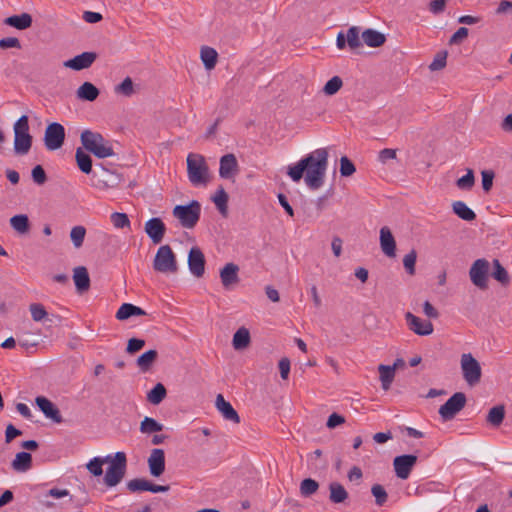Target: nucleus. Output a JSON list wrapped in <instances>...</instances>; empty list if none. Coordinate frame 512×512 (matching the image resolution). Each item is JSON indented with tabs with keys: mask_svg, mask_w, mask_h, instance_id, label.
Wrapping results in <instances>:
<instances>
[{
	"mask_svg": "<svg viewBox=\"0 0 512 512\" xmlns=\"http://www.w3.org/2000/svg\"><path fill=\"white\" fill-rule=\"evenodd\" d=\"M328 157L327 148L315 149L297 163L288 166L287 174L296 183L304 177L308 188L318 190L324 184L328 168Z\"/></svg>",
	"mask_w": 512,
	"mask_h": 512,
	"instance_id": "f257e3e1",
	"label": "nucleus"
},
{
	"mask_svg": "<svg viewBox=\"0 0 512 512\" xmlns=\"http://www.w3.org/2000/svg\"><path fill=\"white\" fill-rule=\"evenodd\" d=\"M187 176L193 186H206L210 181L209 167L204 156L189 153L187 156Z\"/></svg>",
	"mask_w": 512,
	"mask_h": 512,
	"instance_id": "f03ea898",
	"label": "nucleus"
},
{
	"mask_svg": "<svg viewBox=\"0 0 512 512\" xmlns=\"http://www.w3.org/2000/svg\"><path fill=\"white\" fill-rule=\"evenodd\" d=\"M81 143L84 148L91 152L97 158H107L114 155V150L100 133L90 130H84L81 133Z\"/></svg>",
	"mask_w": 512,
	"mask_h": 512,
	"instance_id": "7ed1b4c3",
	"label": "nucleus"
},
{
	"mask_svg": "<svg viewBox=\"0 0 512 512\" xmlns=\"http://www.w3.org/2000/svg\"><path fill=\"white\" fill-rule=\"evenodd\" d=\"M14 151L18 155H26L32 146V136L29 133L28 116L22 115L13 125Z\"/></svg>",
	"mask_w": 512,
	"mask_h": 512,
	"instance_id": "20e7f679",
	"label": "nucleus"
},
{
	"mask_svg": "<svg viewBox=\"0 0 512 512\" xmlns=\"http://www.w3.org/2000/svg\"><path fill=\"white\" fill-rule=\"evenodd\" d=\"M109 467L104 476V482L108 487H114L119 484L126 472L127 458L124 452H117L114 456L110 455Z\"/></svg>",
	"mask_w": 512,
	"mask_h": 512,
	"instance_id": "39448f33",
	"label": "nucleus"
},
{
	"mask_svg": "<svg viewBox=\"0 0 512 512\" xmlns=\"http://www.w3.org/2000/svg\"><path fill=\"white\" fill-rule=\"evenodd\" d=\"M153 269L164 274L177 272L176 255L169 245H162L158 248L153 260Z\"/></svg>",
	"mask_w": 512,
	"mask_h": 512,
	"instance_id": "423d86ee",
	"label": "nucleus"
},
{
	"mask_svg": "<svg viewBox=\"0 0 512 512\" xmlns=\"http://www.w3.org/2000/svg\"><path fill=\"white\" fill-rule=\"evenodd\" d=\"M201 213V206L198 201H192L189 205H177L173 209V216L177 218L184 228H193Z\"/></svg>",
	"mask_w": 512,
	"mask_h": 512,
	"instance_id": "0eeeda50",
	"label": "nucleus"
},
{
	"mask_svg": "<svg viewBox=\"0 0 512 512\" xmlns=\"http://www.w3.org/2000/svg\"><path fill=\"white\" fill-rule=\"evenodd\" d=\"M460 366L464 380L469 386L477 385L482 376L480 363L471 353L461 355Z\"/></svg>",
	"mask_w": 512,
	"mask_h": 512,
	"instance_id": "6e6552de",
	"label": "nucleus"
},
{
	"mask_svg": "<svg viewBox=\"0 0 512 512\" xmlns=\"http://www.w3.org/2000/svg\"><path fill=\"white\" fill-rule=\"evenodd\" d=\"M466 395L463 392L454 393L440 408L439 415L443 421L452 420L466 405Z\"/></svg>",
	"mask_w": 512,
	"mask_h": 512,
	"instance_id": "1a4fd4ad",
	"label": "nucleus"
},
{
	"mask_svg": "<svg viewBox=\"0 0 512 512\" xmlns=\"http://www.w3.org/2000/svg\"><path fill=\"white\" fill-rule=\"evenodd\" d=\"M65 141V128L57 122L50 123L44 133V145L47 150L60 149Z\"/></svg>",
	"mask_w": 512,
	"mask_h": 512,
	"instance_id": "9d476101",
	"label": "nucleus"
},
{
	"mask_svg": "<svg viewBox=\"0 0 512 512\" xmlns=\"http://www.w3.org/2000/svg\"><path fill=\"white\" fill-rule=\"evenodd\" d=\"M489 262L486 259H477L469 270L471 282L479 289L488 287Z\"/></svg>",
	"mask_w": 512,
	"mask_h": 512,
	"instance_id": "9b49d317",
	"label": "nucleus"
},
{
	"mask_svg": "<svg viewBox=\"0 0 512 512\" xmlns=\"http://www.w3.org/2000/svg\"><path fill=\"white\" fill-rule=\"evenodd\" d=\"M416 462L417 456L411 454L395 457L393 466L397 477L403 480L407 479Z\"/></svg>",
	"mask_w": 512,
	"mask_h": 512,
	"instance_id": "f8f14e48",
	"label": "nucleus"
},
{
	"mask_svg": "<svg viewBox=\"0 0 512 512\" xmlns=\"http://www.w3.org/2000/svg\"><path fill=\"white\" fill-rule=\"evenodd\" d=\"M407 325L411 331L420 336H427L433 333V324L428 320H423L411 312L405 315Z\"/></svg>",
	"mask_w": 512,
	"mask_h": 512,
	"instance_id": "ddd939ff",
	"label": "nucleus"
},
{
	"mask_svg": "<svg viewBox=\"0 0 512 512\" xmlns=\"http://www.w3.org/2000/svg\"><path fill=\"white\" fill-rule=\"evenodd\" d=\"M144 230L154 244H159L165 236L166 226L160 218L154 217L145 223Z\"/></svg>",
	"mask_w": 512,
	"mask_h": 512,
	"instance_id": "4468645a",
	"label": "nucleus"
},
{
	"mask_svg": "<svg viewBox=\"0 0 512 512\" xmlns=\"http://www.w3.org/2000/svg\"><path fill=\"white\" fill-rule=\"evenodd\" d=\"M188 266L190 272L197 278L203 276L205 272V258L203 252L198 247H192L188 255Z\"/></svg>",
	"mask_w": 512,
	"mask_h": 512,
	"instance_id": "2eb2a0df",
	"label": "nucleus"
},
{
	"mask_svg": "<svg viewBox=\"0 0 512 512\" xmlns=\"http://www.w3.org/2000/svg\"><path fill=\"white\" fill-rule=\"evenodd\" d=\"M149 472L153 477L161 476L165 471V453L164 450L152 449L147 460Z\"/></svg>",
	"mask_w": 512,
	"mask_h": 512,
	"instance_id": "dca6fc26",
	"label": "nucleus"
},
{
	"mask_svg": "<svg viewBox=\"0 0 512 512\" xmlns=\"http://www.w3.org/2000/svg\"><path fill=\"white\" fill-rule=\"evenodd\" d=\"M97 54L95 52H83L76 55L63 63L64 67L70 68L75 71H80L89 68L96 60Z\"/></svg>",
	"mask_w": 512,
	"mask_h": 512,
	"instance_id": "f3484780",
	"label": "nucleus"
},
{
	"mask_svg": "<svg viewBox=\"0 0 512 512\" xmlns=\"http://www.w3.org/2000/svg\"><path fill=\"white\" fill-rule=\"evenodd\" d=\"M35 403L46 418L51 419L55 423H61L63 421L59 409L48 398L38 396L35 399Z\"/></svg>",
	"mask_w": 512,
	"mask_h": 512,
	"instance_id": "a211bd4d",
	"label": "nucleus"
},
{
	"mask_svg": "<svg viewBox=\"0 0 512 512\" xmlns=\"http://www.w3.org/2000/svg\"><path fill=\"white\" fill-rule=\"evenodd\" d=\"M127 488L131 492L150 491L152 493L167 492L169 486L156 485L143 478H136L127 483Z\"/></svg>",
	"mask_w": 512,
	"mask_h": 512,
	"instance_id": "6ab92c4d",
	"label": "nucleus"
},
{
	"mask_svg": "<svg viewBox=\"0 0 512 512\" xmlns=\"http://www.w3.org/2000/svg\"><path fill=\"white\" fill-rule=\"evenodd\" d=\"M100 167L106 176L103 178H98L95 182L92 183V186L100 190H107L115 188L121 183L122 176L120 174L105 168L102 164H100Z\"/></svg>",
	"mask_w": 512,
	"mask_h": 512,
	"instance_id": "aec40b11",
	"label": "nucleus"
},
{
	"mask_svg": "<svg viewBox=\"0 0 512 512\" xmlns=\"http://www.w3.org/2000/svg\"><path fill=\"white\" fill-rule=\"evenodd\" d=\"M215 406L225 420L235 424L240 423V417L237 411L225 400L222 394L216 396Z\"/></svg>",
	"mask_w": 512,
	"mask_h": 512,
	"instance_id": "412c9836",
	"label": "nucleus"
},
{
	"mask_svg": "<svg viewBox=\"0 0 512 512\" xmlns=\"http://www.w3.org/2000/svg\"><path fill=\"white\" fill-rule=\"evenodd\" d=\"M238 171V162L234 154H226L220 158L219 175L221 178L230 179Z\"/></svg>",
	"mask_w": 512,
	"mask_h": 512,
	"instance_id": "4be33fe9",
	"label": "nucleus"
},
{
	"mask_svg": "<svg viewBox=\"0 0 512 512\" xmlns=\"http://www.w3.org/2000/svg\"><path fill=\"white\" fill-rule=\"evenodd\" d=\"M380 247L387 257H395L396 242L391 230L387 226L380 229Z\"/></svg>",
	"mask_w": 512,
	"mask_h": 512,
	"instance_id": "5701e85b",
	"label": "nucleus"
},
{
	"mask_svg": "<svg viewBox=\"0 0 512 512\" xmlns=\"http://www.w3.org/2000/svg\"><path fill=\"white\" fill-rule=\"evenodd\" d=\"M239 268L234 263H227L220 271V279L222 285L226 289H230L233 285L239 281L238 277Z\"/></svg>",
	"mask_w": 512,
	"mask_h": 512,
	"instance_id": "b1692460",
	"label": "nucleus"
},
{
	"mask_svg": "<svg viewBox=\"0 0 512 512\" xmlns=\"http://www.w3.org/2000/svg\"><path fill=\"white\" fill-rule=\"evenodd\" d=\"M32 16L28 13H21L19 15H13L7 17L4 20V24L16 28L18 30H25L32 25Z\"/></svg>",
	"mask_w": 512,
	"mask_h": 512,
	"instance_id": "393cba45",
	"label": "nucleus"
},
{
	"mask_svg": "<svg viewBox=\"0 0 512 512\" xmlns=\"http://www.w3.org/2000/svg\"><path fill=\"white\" fill-rule=\"evenodd\" d=\"M73 280L78 292L87 291L90 287V278L85 267L80 266L74 269Z\"/></svg>",
	"mask_w": 512,
	"mask_h": 512,
	"instance_id": "a878e982",
	"label": "nucleus"
},
{
	"mask_svg": "<svg viewBox=\"0 0 512 512\" xmlns=\"http://www.w3.org/2000/svg\"><path fill=\"white\" fill-rule=\"evenodd\" d=\"M397 365H398V363L395 362L394 365H392V366L383 365V364L378 366L381 386L385 391H387L390 388V386L394 380L395 370H396Z\"/></svg>",
	"mask_w": 512,
	"mask_h": 512,
	"instance_id": "bb28decb",
	"label": "nucleus"
},
{
	"mask_svg": "<svg viewBox=\"0 0 512 512\" xmlns=\"http://www.w3.org/2000/svg\"><path fill=\"white\" fill-rule=\"evenodd\" d=\"M329 500L333 504L344 503L348 499V492L339 482H331L329 484Z\"/></svg>",
	"mask_w": 512,
	"mask_h": 512,
	"instance_id": "cd10ccee",
	"label": "nucleus"
},
{
	"mask_svg": "<svg viewBox=\"0 0 512 512\" xmlns=\"http://www.w3.org/2000/svg\"><path fill=\"white\" fill-rule=\"evenodd\" d=\"M362 40L367 46L377 48L385 43L386 38L385 35L379 31L374 29H366L362 33Z\"/></svg>",
	"mask_w": 512,
	"mask_h": 512,
	"instance_id": "c85d7f7f",
	"label": "nucleus"
},
{
	"mask_svg": "<svg viewBox=\"0 0 512 512\" xmlns=\"http://www.w3.org/2000/svg\"><path fill=\"white\" fill-rule=\"evenodd\" d=\"M9 223L12 229L20 235H26L30 231V222L26 214L12 216Z\"/></svg>",
	"mask_w": 512,
	"mask_h": 512,
	"instance_id": "c756f323",
	"label": "nucleus"
},
{
	"mask_svg": "<svg viewBox=\"0 0 512 512\" xmlns=\"http://www.w3.org/2000/svg\"><path fill=\"white\" fill-rule=\"evenodd\" d=\"M99 93V89L90 82H84L76 92L78 99L90 102L96 100Z\"/></svg>",
	"mask_w": 512,
	"mask_h": 512,
	"instance_id": "7c9ffc66",
	"label": "nucleus"
},
{
	"mask_svg": "<svg viewBox=\"0 0 512 512\" xmlns=\"http://www.w3.org/2000/svg\"><path fill=\"white\" fill-rule=\"evenodd\" d=\"M200 58L206 70L210 71L215 68L218 60L217 51L209 46H203L200 50Z\"/></svg>",
	"mask_w": 512,
	"mask_h": 512,
	"instance_id": "2f4dec72",
	"label": "nucleus"
},
{
	"mask_svg": "<svg viewBox=\"0 0 512 512\" xmlns=\"http://www.w3.org/2000/svg\"><path fill=\"white\" fill-rule=\"evenodd\" d=\"M12 468L17 472H26L32 466V456L28 452H19L11 463Z\"/></svg>",
	"mask_w": 512,
	"mask_h": 512,
	"instance_id": "473e14b6",
	"label": "nucleus"
},
{
	"mask_svg": "<svg viewBox=\"0 0 512 512\" xmlns=\"http://www.w3.org/2000/svg\"><path fill=\"white\" fill-rule=\"evenodd\" d=\"M146 315V312L133 304L130 303H124L120 306L116 313V318L118 320H126L130 318L131 316H142Z\"/></svg>",
	"mask_w": 512,
	"mask_h": 512,
	"instance_id": "72a5a7b5",
	"label": "nucleus"
},
{
	"mask_svg": "<svg viewBox=\"0 0 512 512\" xmlns=\"http://www.w3.org/2000/svg\"><path fill=\"white\" fill-rule=\"evenodd\" d=\"M250 341L249 330L245 327H241L233 335L232 345L235 350H242L249 346Z\"/></svg>",
	"mask_w": 512,
	"mask_h": 512,
	"instance_id": "f704fd0d",
	"label": "nucleus"
},
{
	"mask_svg": "<svg viewBox=\"0 0 512 512\" xmlns=\"http://www.w3.org/2000/svg\"><path fill=\"white\" fill-rule=\"evenodd\" d=\"M453 212L462 220L473 221L476 214L463 201H455L452 203Z\"/></svg>",
	"mask_w": 512,
	"mask_h": 512,
	"instance_id": "c9c22d12",
	"label": "nucleus"
},
{
	"mask_svg": "<svg viewBox=\"0 0 512 512\" xmlns=\"http://www.w3.org/2000/svg\"><path fill=\"white\" fill-rule=\"evenodd\" d=\"M75 159L80 171H82L85 174L92 173V159L89 154H87L81 148H77L75 153Z\"/></svg>",
	"mask_w": 512,
	"mask_h": 512,
	"instance_id": "e433bc0d",
	"label": "nucleus"
},
{
	"mask_svg": "<svg viewBox=\"0 0 512 512\" xmlns=\"http://www.w3.org/2000/svg\"><path fill=\"white\" fill-rule=\"evenodd\" d=\"M167 391L162 383H157L147 394V400L153 404H160L166 397Z\"/></svg>",
	"mask_w": 512,
	"mask_h": 512,
	"instance_id": "4c0bfd02",
	"label": "nucleus"
},
{
	"mask_svg": "<svg viewBox=\"0 0 512 512\" xmlns=\"http://www.w3.org/2000/svg\"><path fill=\"white\" fill-rule=\"evenodd\" d=\"M157 356L158 353L156 350H148L141 356H139L137 359V365L140 368V370L143 372H147L154 363V361L156 360Z\"/></svg>",
	"mask_w": 512,
	"mask_h": 512,
	"instance_id": "58836bf2",
	"label": "nucleus"
},
{
	"mask_svg": "<svg viewBox=\"0 0 512 512\" xmlns=\"http://www.w3.org/2000/svg\"><path fill=\"white\" fill-rule=\"evenodd\" d=\"M219 212L225 217L228 213V194L220 188L212 198Z\"/></svg>",
	"mask_w": 512,
	"mask_h": 512,
	"instance_id": "ea45409f",
	"label": "nucleus"
},
{
	"mask_svg": "<svg viewBox=\"0 0 512 512\" xmlns=\"http://www.w3.org/2000/svg\"><path fill=\"white\" fill-rule=\"evenodd\" d=\"M505 417V409L503 406H494L491 408L487 415V422L492 426H499Z\"/></svg>",
	"mask_w": 512,
	"mask_h": 512,
	"instance_id": "a19ab883",
	"label": "nucleus"
},
{
	"mask_svg": "<svg viewBox=\"0 0 512 512\" xmlns=\"http://www.w3.org/2000/svg\"><path fill=\"white\" fill-rule=\"evenodd\" d=\"M163 425L154 418L145 417L140 424V431L144 434H151L163 430Z\"/></svg>",
	"mask_w": 512,
	"mask_h": 512,
	"instance_id": "79ce46f5",
	"label": "nucleus"
},
{
	"mask_svg": "<svg viewBox=\"0 0 512 512\" xmlns=\"http://www.w3.org/2000/svg\"><path fill=\"white\" fill-rule=\"evenodd\" d=\"M108 460H110V455H107L104 458L94 457L87 463L86 467L93 476H101L103 474L102 466Z\"/></svg>",
	"mask_w": 512,
	"mask_h": 512,
	"instance_id": "37998d69",
	"label": "nucleus"
},
{
	"mask_svg": "<svg viewBox=\"0 0 512 512\" xmlns=\"http://www.w3.org/2000/svg\"><path fill=\"white\" fill-rule=\"evenodd\" d=\"M318 489H319V483L312 478H306V479L302 480V482L300 483V487H299L300 494L303 497L312 496L313 494H315L318 491Z\"/></svg>",
	"mask_w": 512,
	"mask_h": 512,
	"instance_id": "c03bdc74",
	"label": "nucleus"
},
{
	"mask_svg": "<svg viewBox=\"0 0 512 512\" xmlns=\"http://www.w3.org/2000/svg\"><path fill=\"white\" fill-rule=\"evenodd\" d=\"M360 31L357 27H350L346 32L347 45L351 50H356L362 46L360 39Z\"/></svg>",
	"mask_w": 512,
	"mask_h": 512,
	"instance_id": "a18cd8bd",
	"label": "nucleus"
},
{
	"mask_svg": "<svg viewBox=\"0 0 512 512\" xmlns=\"http://www.w3.org/2000/svg\"><path fill=\"white\" fill-rule=\"evenodd\" d=\"M494 271L492 273V277L500 282L502 285H507L509 283V274L507 270L501 265L499 260H493Z\"/></svg>",
	"mask_w": 512,
	"mask_h": 512,
	"instance_id": "49530a36",
	"label": "nucleus"
},
{
	"mask_svg": "<svg viewBox=\"0 0 512 512\" xmlns=\"http://www.w3.org/2000/svg\"><path fill=\"white\" fill-rule=\"evenodd\" d=\"M86 235V229L84 226H74L70 231V239L75 248H80L83 245Z\"/></svg>",
	"mask_w": 512,
	"mask_h": 512,
	"instance_id": "de8ad7c7",
	"label": "nucleus"
},
{
	"mask_svg": "<svg viewBox=\"0 0 512 512\" xmlns=\"http://www.w3.org/2000/svg\"><path fill=\"white\" fill-rule=\"evenodd\" d=\"M114 91L118 95L130 97L134 93L133 81L130 77H126L120 84L116 85Z\"/></svg>",
	"mask_w": 512,
	"mask_h": 512,
	"instance_id": "09e8293b",
	"label": "nucleus"
},
{
	"mask_svg": "<svg viewBox=\"0 0 512 512\" xmlns=\"http://www.w3.org/2000/svg\"><path fill=\"white\" fill-rule=\"evenodd\" d=\"M475 184V177H474V172L472 169H467V173L460 177L457 181H456V185L459 189L461 190H466V191H469L473 188Z\"/></svg>",
	"mask_w": 512,
	"mask_h": 512,
	"instance_id": "8fccbe9b",
	"label": "nucleus"
},
{
	"mask_svg": "<svg viewBox=\"0 0 512 512\" xmlns=\"http://www.w3.org/2000/svg\"><path fill=\"white\" fill-rule=\"evenodd\" d=\"M343 86V81L339 76H334L323 87V93L327 96L336 94Z\"/></svg>",
	"mask_w": 512,
	"mask_h": 512,
	"instance_id": "3c124183",
	"label": "nucleus"
},
{
	"mask_svg": "<svg viewBox=\"0 0 512 512\" xmlns=\"http://www.w3.org/2000/svg\"><path fill=\"white\" fill-rule=\"evenodd\" d=\"M70 495V492L68 489H61V488H51L49 489L44 495V499L48 498V497H52V498H55V499H60V498H63V497H67ZM43 504L46 506V507H52L53 506V503L52 502H49L47 500H43L42 501Z\"/></svg>",
	"mask_w": 512,
	"mask_h": 512,
	"instance_id": "603ef678",
	"label": "nucleus"
},
{
	"mask_svg": "<svg viewBox=\"0 0 512 512\" xmlns=\"http://www.w3.org/2000/svg\"><path fill=\"white\" fill-rule=\"evenodd\" d=\"M111 222L116 228L130 227V220L125 213L114 212L110 216Z\"/></svg>",
	"mask_w": 512,
	"mask_h": 512,
	"instance_id": "864d4df0",
	"label": "nucleus"
},
{
	"mask_svg": "<svg viewBox=\"0 0 512 512\" xmlns=\"http://www.w3.org/2000/svg\"><path fill=\"white\" fill-rule=\"evenodd\" d=\"M356 171L355 165L353 162L348 159L346 156L341 157L340 159V174L343 177H349L353 175Z\"/></svg>",
	"mask_w": 512,
	"mask_h": 512,
	"instance_id": "5fc2aeb1",
	"label": "nucleus"
},
{
	"mask_svg": "<svg viewBox=\"0 0 512 512\" xmlns=\"http://www.w3.org/2000/svg\"><path fill=\"white\" fill-rule=\"evenodd\" d=\"M417 259V254L415 250H411L408 254H406L403 258V265L406 272L410 275L415 274V263Z\"/></svg>",
	"mask_w": 512,
	"mask_h": 512,
	"instance_id": "6e6d98bb",
	"label": "nucleus"
},
{
	"mask_svg": "<svg viewBox=\"0 0 512 512\" xmlns=\"http://www.w3.org/2000/svg\"><path fill=\"white\" fill-rule=\"evenodd\" d=\"M371 493L375 497L377 505L382 506L387 501L388 495L382 485H373L371 488Z\"/></svg>",
	"mask_w": 512,
	"mask_h": 512,
	"instance_id": "4d7b16f0",
	"label": "nucleus"
},
{
	"mask_svg": "<svg viewBox=\"0 0 512 512\" xmlns=\"http://www.w3.org/2000/svg\"><path fill=\"white\" fill-rule=\"evenodd\" d=\"M30 313L32 319L36 322L42 321L47 316L44 306L37 303L30 305Z\"/></svg>",
	"mask_w": 512,
	"mask_h": 512,
	"instance_id": "13d9d810",
	"label": "nucleus"
},
{
	"mask_svg": "<svg viewBox=\"0 0 512 512\" xmlns=\"http://www.w3.org/2000/svg\"><path fill=\"white\" fill-rule=\"evenodd\" d=\"M446 59H447V53L441 52L438 53L431 64L429 65V68L431 71H438L443 69L446 66Z\"/></svg>",
	"mask_w": 512,
	"mask_h": 512,
	"instance_id": "bf43d9fd",
	"label": "nucleus"
},
{
	"mask_svg": "<svg viewBox=\"0 0 512 512\" xmlns=\"http://www.w3.org/2000/svg\"><path fill=\"white\" fill-rule=\"evenodd\" d=\"M31 174L33 181L38 185H43L47 180L46 173L41 165L35 166Z\"/></svg>",
	"mask_w": 512,
	"mask_h": 512,
	"instance_id": "052dcab7",
	"label": "nucleus"
},
{
	"mask_svg": "<svg viewBox=\"0 0 512 512\" xmlns=\"http://www.w3.org/2000/svg\"><path fill=\"white\" fill-rule=\"evenodd\" d=\"M482 176V187L483 190L488 192L492 188L494 173L490 170H484L481 172Z\"/></svg>",
	"mask_w": 512,
	"mask_h": 512,
	"instance_id": "680f3d73",
	"label": "nucleus"
},
{
	"mask_svg": "<svg viewBox=\"0 0 512 512\" xmlns=\"http://www.w3.org/2000/svg\"><path fill=\"white\" fill-rule=\"evenodd\" d=\"M468 29L466 27H460L450 38V44H459L468 36Z\"/></svg>",
	"mask_w": 512,
	"mask_h": 512,
	"instance_id": "e2e57ef3",
	"label": "nucleus"
},
{
	"mask_svg": "<svg viewBox=\"0 0 512 512\" xmlns=\"http://www.w3.org/2000/svg\"><path fill=\"white\" fill-rule=\"evenodd\" d=\"M145 345V341L142 339L132 338L128 341L127 352L133 354L141 350Z\"/></svg>",
	"mask_w": 512,
	"mask_h": 512,
	"instance_id": "0e129e2a",
	"label": "nucleus"
},
{
	"mask_svg": "<svg viewBox=\"0 0 512 512\" xmlns=\"http://www.w3.org/2000/svg\"><path fill=\"white\" fill-rule=\"evenodd\" d=\"M22 435V431L17 429L14 425L8 424L5 430V441L10 443L14 438Z\"/></svg>",
	"mask_w": 512,
	"mask_h": 512,
	"instance_id": "69168bd1",
	"label": "nucleus"
},
{
	"mask_svg": "<svg viewBox=\"0 0 512 512\" xmlns=\"http://www.w3.org/2000/svg\"><path fill=\"white\" fill-rule=\"evenodd\" d=\"M20 47H21L20 41L15 37H7V38H2L0 40V48H2V49L20 48Z\"/></svg>",
	"mask_w": 512,
	"mask_h": 512,
	"instance_id": "338daca9",
	"label": "nucleus"
},
{
	"mask_svg": "<svg viewBox=\"0 0 512 512\" xmlns=\"http://www.w3.org/2000/svg\"><path fill=\"white\" fill-rule=\"evenodd\" d=\"M446 6V0H432L429 3V11L435 15L440 14L444 11Z\"/></svg>",
	"mask_w": 512,
	"mask_h": 512,
	"instance_id": "774afa93",
	"label": "nucleus"
}]
</instances>
